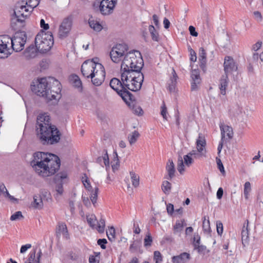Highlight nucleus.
Segmentation results:
<instances>
[{"label":"nucleus","instance_id":"obj_49","mask_svg":"<svg viewBox=\"0 0 263 263\" xmlns=\"http://www.w3.org/2000/svg\"><path fill=\"white\" fill-rule=\"evenodd\" d=\"M205 153H204V152H202V153H199L198 152V149H197V150H192V151H191L188 154L191 156H192V158L197 159V158H199L200 157H201L202 156H204L205 155Z\"/></svg>","mask_w":263,"mask_h":263},{"label":"nucleus","instance_id":"obj_52","mask_svg":"<svg viewBox=\"0 0 263 263\" xmlns=\"http://www.w3.org/2000/svg\"><path fill=\"white\" fill-rule=\"evenodd\" d=\"M23 218L22 212L21 211H17L14 214L12 215L10 217V220L12 221L20 220Z\"/></svg>","mask_w":263,"mask_h":263},{"label":"nucleus","instance_id":"obj_63","mask_svg":"<svg viewBox=\"0 0 263 263\" xmlns=\"http://www.w3.org/2000/svg\"><path fill=\"white\" fill-rule=\"evenodd\" d=\"M191 35L193 36H197L198 33L196 31L195 28L193 26H190L189 28Z\"/></svg>","mask_w":263,"mask_h":263},{"label":"nucleus","instance_id":"obj_18","mask_svg":"<svg viewBox=\"0 0 263 263\" xmlns=\"http://www.w3.org/2000/svg\"><path fill=\"white\" fill-rule=\"evenodd\" d=\"M129 51H128L126 53L122 62L121 70L122 72L134 71L133 67L131 66L132 65V59H129L127 57V53H128Z\"/></svg>","mask_w":263,"mask_h":263},{"label":"nucleus","instance_id":"obj_22","mask_svg":"<svg viewBox=\"0 0 263 263\" xmlns=\"http://www.w3.org/2000/svg\"><path fill=\"white\" fill-rule=\"evenodd\" d=\"M104 154L102 156L99 157L97 159V162L100 164L101 166H103L104 165L106 166V169L107 171L109 168V158L106 151H104Z\"/></svg>","mask_w":263,"mask_h":263},{"label":"nucleus","instance_id":"obj_6","mask_svg":"<svg viewBox=\"0 0 263 263\" xmlns=\"http://www.w3.org/2000/svg\"><path fill=\"white\" fill-rule=\"evenodd\" d=\"M53 37L51 32L41 31L35 36V44L38 51L45 53L53 46Z\"/></svg>","mask_w":263,"mask_h":263},{"label":"nucleus","instance_id":"obj_24","mask_svg":"<svg viewBox=\"0 0 263 263\" xmlns=\"http://www.w3.org/2000/svg\"><path fill=\"white\" fill-rule=\"evenodd\" d=\"M229 83L228 76L227 75H223L220 80L219 84V89L220 93L222 95L226 94V88Z\"/></svg>","mask_w":263,"mask_h":263},{"label":"nucleus","instance_id":"obj_35","mask_svg":"<svg viewBox=\"0 0 263 263\" xmlns=\"http://www.w3.org/2000/svg\"><path fill=\"white\" fill-rule=\"evenodd\" d=\"M199 61L200 62L201 66H204L206 60V53L203 48L201 47L199 49Z\"/></svg>","mask_w":263,"mask_h":263},{"label":"nucleus","instance_id":"obj_38","mask_svg":"<svg viewBox=\"0 0 263 263\" xmlns=\"http://www.w3.org/2000/svg\"><path fill=\"white\" fill-rule=\"evenodd\" d=\"M25 4L27 6L29 10H31V12L33 9L35 8L40 3V0H26Z\"/></svg>","mask_w":263,"mask_h":263},{"label":"nucleus","instance_id":"obj_28","mask_svg":"<svg viewBox=\"0 0 263 263\" xmlns=\"http://www.w3.org/2000/svg\"><path fill=\"white\" fill-rule=\"evenodd\" d=\"M166 170L168 176L167 179H171L174 176L175 173V165L172 160H168L166 164Z\"/></svg>","mask_w":263,"mask_h":263},{"label":"nucleus","instance_id":"obj_58","mask_svg":"<svg viewBox=\"0 0 263 263\" xmlns=\"http://www.w3.org/2000/svg\"><path fill=\"white\" fill-rule=\"evenodd\" d=\"M195 249H197L198 252L200 254H205L206 252V247L203 245H200Z\"/></svg>","mask_w":263,"mask_h":263},{"label":"nucleus","instance_id":"obj_1","mask_svg":"<svg viewBox=\"0 0 263 263\" xmlns=\"http://www.w3.org/2000/svg\"><path fill=\"white\" fill-rule=\"evenodd\" d=\"M60 158L55 155L37 152L34 153L30 165L40 176L47 177L54 175L59 169Z\"/></svg>","mask_w":263,"mask_h":263},{"label":"nucleus","instance_id":"obj_5","mask_svg":"<svg viewBox=\"0 0 263 263\" xmlns=\"http://www.w3.org/2000/svg\"><path fill=\"white\" fill-rule=\"evenodd\" d=\"M121 79L126 90L136 91L141 88L144 76L141 71L122 72Z\"/></svg>","mask_w":263,"mask_h":263},{"label":"nucleus","instance_id":"obj_17","mask_svg":"<svg viewBox=\"0 0 263 263\" xmlns=\"http://www.w3.org/2000/svg\"><path fill=\"white\" fill-rule=\"evenodd\" d=\"M219 127L221 131V139H224L226 137L229 139H231L233 137V130L231 126L220 122Z\"/></svg>","mask_w":263,"mask_h":263},{"label":"nucleus","instance_id":"obj_30","mask_svg":"<svg viewBox=\"0 0 263 263\" xmlns=\"http://www.w3.org/2000/svg\"><path fill=\"white\" fill-rule=\"evenodd\" d=\"M173 77L171 79V82L168 83V89L170 92H173L175 90V87L177 83V76L174 69H173Z\"/></svg>","mask_w":263,"mask_h":263},{"label":"nucleus","instance_id":"obj_47","mask_svg":"<svg viewBox=\"0 0 263 263\" xmlns=\"http://www.w3.org/2000/svg\"><path fill=\"white\" fill-rule=\"evenodd\" d=\"M183 160L185 165L189 167L194 162L193 158L189 154L183 156Z\"/></svg>","mask_w":263,"mask_h":263},{"label":"nucleus","instance_id":"obj_51","mask_svg":"<svg viewBox=\"0 0 263 263\" xmlns=\"http://www.w3.org/2000/svg\"><path fill=\"white\" fill-rule=\"evenodd\" d=\"M154 259L156 263H161L162 261V257L160 252L158 251H156L154 253Z\"/></svg>","mask_w":263,"mask_h":263},{"label":"nucleus","instance_id":"obj_15","mask_svg":"<svg viewBox=\"0 0 263 263\" xmlns=\"http://www.w3.org/2000/svg\"><path fill=\"white\" fill-rule=\"evenodd\" d=\"M67 174L66 172H61L57 174L54 178V181L56 184L55 191L57 195H62L63 193V183L64 180L67 179Z\"/></svg>","mask_w":263,"mask_h":263},{"label":"nucleus","instance_id":"obj_10","mask_svg":"<svg viewBox=\"0 0 263 263\" xmlns=\"http://www.w3.org/2000/svg\"><path fill=\"white\" fill-rule=\"evenodd\" d=\"M27 36L24 32L16 33L14 36L11 38L9 43L11 51L19 52L22 50L24 48Z\"/></svg>","mask_w":263,"mask_h":263},{"label":"nucleus","instance_id":"obj_53","mask_svg":"<svg viewBox=\"0 0 263 263\" xmlns=\"http://www.w3.org/2000/svg\"><path fill=\"white\" fill-rule=\"evenodd\" d=\"M191 77L193 82H197V83H200V75L197 71L194 70L192 71Z\"/></svg>","mask_w":263,"mask_h":263},{"label":"nucleus","instance_id":"obj_62","mask_svg":"<svg viewBox=\"0 0 263 263\" xmlns=\"http://www.w3.org/2000/svg\"><path fill=\"white\" fill-rule=\"evenodd\" d=\"M40 27L44 30H48L49 28L48 24L45 23L44 19H41L40 21Z\"/></svg>","mask_w":263,"mask_h":263},{"label":"nucleus","instance_id":"obj_20","mask_svg":"<svg viewBox=\"0 0 263 263\" xmlns=\"http://www.w3.org/2000/svg\"><path fill=\"white\" fill-rule=\"evenodd\" d=\"M97 68L94 71L90 78H99L101 79H105V71L103 66L99 63L97 65Z\"/></svg>","mask_w":263,"mask_h":263},{"label":"nucleus","instance_id":"obj_46","mask_svg":"<svg viewBox=\"0 0 263 263\" xmlns=\"http://www.w3.org/2000/svg\"><path fill=\"white\" fill-rule=\"evenodd\" d=\"M106 235L108 239L112 241L115 239V229L113 227H110L108 230L106 231Z\"/></svg>","mask_w":263,"mask_h":263},{"label":"nucleus","instance_id":"obj_2","mask_svg":"<svg viewBox=\"0 0 263 263\" xmlns=\"http://www.w3.org/2000/svg\"><path fill=\"white\" fill-rule=\"evenodd\" d=\"M35 127L37 137L43 145H54L60 141L61 134L56 126L51 124L48 113L39 114Z\"/></svg>","mask_w":263,"mask_h":263},{"label":"nucleus","instance_id":"obj_42","mask_svg":"<svg viewBox=\"0 0 263 263\" xmlns=\"http://www.w3.org/2000/svg\"><path fill=\"white\" fill-rule=\"evenodd\" d=\"M139 137V133L135 130L133 132L131 135L128 136V141L130 145H133L134 144L137 140Z\"/></svg>","mask_w":263,"mask_h":263},{"label":"nucleus","instance_id":"obj_26","mask_svg":"<svg viewBox=\"0 0 263 263\" xmlns=\"http://www.w3.org/2000/svg\"><path fill=\"white\" fill-rule=\"evenodd\" d=\"M88 23L90 28L94 31L99 32L103 29L102 25L92 16L89 18Z\"/></svg>","mask_w":263,"mask_h":263},{"label":"nucleus","instance_id":"obj_29","mask_svg":"<svg viewBox=\"0 0 263 263\" xmlns=\"http://www.w3.org/2000/svg\"><path fill=\"white\" fill-rule=\"evenodd\" d=\"M57 235L62 234L66 238H68V230L66 224L64 222H59L57 227Z\"/></svg>","mask_w":263,"mask_h":263},{"label":"nucleus","instance_id":"obj_54","mask_svg":"<svg viewBox=\"0 0 263 263\" xmlns=\"http://www.w3.org/2000/svg\"><path fill=\"white\" fill-rule=\"evenodd\" d=\"M92 84L97 86L101 85L103 82L104 79H101L99 78H91Z\"/></svg>","mask_w":263,"mask_h":263},{"label":"nucleus","instance_id":"obj_27","mask_svg":"<svg viewBox=\"0 0 263 263\" xmlns=\"http://www.w3.org/2000/svg\"><path fill=\"white\" fill-rule=\"evenodd\" d=\"M249 221L247 220L246 221L241 231V239L242 243H247L249 239Z\"/></svg>","mask_w":263,"mask_h":263},{"label":"nucleus","instance_id":"obj_59","mask_svg":"<svg viewBox=\"0 0 263 263\" xmlns=\"http://www.w3.org/2000/svg\"><path fill=\"white\" fill-rule=\"evenodd\" d=\"M35 253H36L35 250H34L33 251H31L30 252L27 262H30V263H33V261H34V260L35 259Z\"/></svg>","mask_w":263,"mask_h":263},{"label":"nucleus","instance_id":"obj_32","mask_svg":"<svg viewBox=\"0 0 263 263\" xmlns=\"http://www.w3.org/2000/svg\"><path fill=\"white\" fill-rule=\"evenodd\" d=\"M31 205L36 209H41L43 206L42 198L39 195H34L33 197V201L31 203Z\"/></svg>","mask_w":263,"mask_h":263},{"label":"nucleus","instance_id":"obj_25","mask_svg":"<svg viewBox=\"0 0 263 263\" xmlns=\"http://www.w3.org/2000/svg\"><path fill=\"white\" fill-rule=\"evenodd\" d=\"M70 81L74 87L77 88L79 91L82 90V82L79 77L76 75L72 74L70 77Z\"/></svg>","mask_w":263,"mask_h":263},{"label":"nucleus","instance_id":"obj_48","mask_svg":"<svg viewBox=\"0 0 263 263\" xmlns=\"http://www.w3.org/2000/svg\"><path fill=\"white\" fill-rule=\"evenodd\" d=\"M251 190V184L249 182L247 181L244 185V196L246 199L249 198V195Z\"/></svg>","mask_w":263,"mask_h":263},{"label":"nucleus","instance_id":"obj_33","mask_svg":"<svg viewBox=\"0 0 263 263\" xmlns=\"http://www.w3.org/2000/svg\"><path fill=\"white\" fill-rule=\"evenodd\" d=\"M86 219L90 227L95 229L97 222L96 216L94 214L88 215L86 216Z\"/></svg>","mask_w":263,"mask_h":263},{"label":"nucleus","instance_id":"obj_7","mask_svg":"<svg viewBox=\"0 0 263 263\" xmlns=\"http://www.w3.org/2000/svg\"><path fill=\"white\" fill-rule=\"evenodd\" d=\"M109 85L110 87L116 91L126 103L132 100V95L129 91L125 89V85L122 80L121 81L119 79L114 78L111 79Z\"/></svg>","mask_w":263,"mask_h":263},{"label":"nucleus","instance_id":"obj_8","mask_svg":"<svg viewBox=\"0 0 263 263\" xmlns=\"http://www.w3.org/2000/svg\"><path fill=\"white\" fill-rule=\"evenodd\" d=\"M128 51V47L125 44H119L114 46L110 52V57L113 62L118 63L125 57Z\"/></svg>","mask_w":263,"mask_h":263},{"label":"nucleus","instance_id":"obj_21","mask_svg":"<svg viewBox=\"0 0 263 263\" xmlns=\"http://www.w3.org/2000/svg\"><path fill=\"white\" fill-rule=\"evenodd\" d=\"M37 49L36 47L31 45L28 47L24 52V56L27 59L34 58L37 54Z\"/></svg>","mask_w":263,"mask_h":263},{"label":"nucleus","instance_id":"obj_60","mask_svg":"<svg viewBox=\"0 0 263 263\" xmlns=\"http://www.w3.org/2000/svg\"><path fill=\"white\" fill-rule=\"evenodd\" d=\"M217 231L218 234L221 235L223 232V225L222 223L219 221L217 222L216 224Z\"/></svg>","mask_w":263,"mask_h":263},{"label":"nucleus","instance_id":"obj_44","mask_svg":"<svg viewBox=\"0 0 263 263\" xmlns=\"http://www.w3.org/2000/svg\"><path fill=\"white\" fill-rule=\"evenodd\" d=\"M98 192H99V189H98V187H96L95 188L94 191L92 190V192H91L90 196V200H91L92 204L95 206V204L97 203Z\"/></svg>","mask_w":263,"mask_h":263},{"label":"nucleus","instance_id":"obj_55","mask_svg":"<svg viewBox=\"0 0 263 263\" xmlns=\"http://www.w3.org/2000/svg\"><path fill=\"white\" fill-rule=\"evenodd\" d=\"M253 14H254V18L255 19V20L256 21H257L258 22H260L262 21V17L261 14L260 12H259L258 11H254L253 12Z\"/></svg>","mask_w":263,"mask_h":263},{"label":"nucleus","instance_id":"obj_34","mask_svg":"<svg viewBox=\"0 0 263 263\" xmlns=\"http://www.w3.org/2000/svg\"><path fill=\"white\" fill-rule=\"evenodd\" d=\"M114 159L112 161H111V167L113 172H115L118 170L120 166V161L118 158V154L117 152L114 153Z\"/></svg>","mask_w":263,"mask_h":263},{"label":"nucleus","instance_id":"obj_9","mask_svg":"<svg viewBox=\"0 0 263 263\" xmlns=\"http://www.w3.org/2000/svg\"><path fill=\"white\" fill-rule=\"evenodd\" d=\"M117 4V0H102L96 1L93 4L95 9L99 8L100 13L104 15L112 13Z\"/></svg>","mask_w":263,"mask_h":263},{"label":"nucleus","instance_id":"obj_50","mask_svg":"<svg viewBox=\"0 0 263 263\" xmlns=\"http://www.w3.org/2000/svg\"><path fill=\"white\" fill-rule=\"evenodd\" d=\"M153 241V238L149 233L146 234L144 239V245L145 247L151 246Z\"/></svg>","mask_w":263,"mask_h":263},{"label":"nucleus","instance_id":"obj_3","mask_svg":"<svg viewBox=\"0 0 263 263\" xmlns=\"http://www.w3.org/2000/svg\"><path fill=\"white\" fill-rule=\"evenodd\" d=\"M31 89L37 96L45 98L47 101L54 100L56 102L61 97V84L53 77L39 79L37 84L32 86Z\"/></svg>","mask_w":263,"mask_h":263},{"label":"nucleus","instance_id":"obj_36","mask_svg":"<svg viewBox=\"0 0 263 263\" xmlns=\"http://www.w3.org/2000/svg\"><path fill=\"white\" fill-rule=\"evenodd\" d=\"M129 174L133 185L137 187L139 185V176L133 171H130Z\"/></svg>","mask_w":263,"mask_h":263},{"label":"nucleus","instance_id":"obj_23","mask_svg":"<svg viewBox=\"0 0 263 263\" xmlns=\"http://www.w3.org/2000/svg\"><path fill=\"white\" fill-rule=\"evenodd\" d=\"M206 145V141L205 138L202 136V134H199L198 138L196 141V146L198 152L202 153L204 152L205 153V147Z\"/></svg>","mask_w":263,"mask_h":263},{"label":"nucleus","instance_id":"obj_37","mask_svg":"<svg viewBox=\"0 0 263 263\" xmlns=\"http://www.w3.org/2000/svg\"><path fill=\"white\" fill-rule=\"evenodd\" d=\"M185 165L182 157L181 156H179L177 160V168L180 174H182L184 173Z\"/></svg>","mask_w":263,"mask_h":263},{"label":"nucleus","instance_id":"obj_45","mask_svg":"<svg viewBox=\"0 0 263 263\" xmlns=\"http://www.w3.org/2000/svg\"><path fill=\"white\" fill-rule=\"evenodd\" d=\"M82 181L84 186L88 191H90L92 190V186L86 174H84V176L82 177Z\"/></svg>","mask_w":263,"mask_h":263},{"label":"nucleus","instance_id":"obj_64","mask_svg":"<svg viewBox=\"0 0 263 263\" xmlns=\"http://www.w3.org/2000/svg\"><path fill=\"white\" fill-rule=\"evenodd\" d=\"M133 231L135 234H139L141 232V230L139 227V224L135 222L134 223Z\"/></svg>","mask_w":263,"mask_h":263},{"label":"nucleus","instance_id":"obj_43","mask_svg":"<svg viewBox=\"0 0 263 263\" xmlns=\"http://www.w3.org/2000/svg\"><path fill=\"white\" fill-rule=\"evenodd\" d=\"M162 190L165 194H168L171 189V184L168 181H164L161 186Z\"/></svg>","mask_w":263,"mask_h":263},{"label":"nucleus","instance_id":"obj_19","mask_svg":"<svg viewBox=\"0 0 263 263\" xmlns=\"http://www.w3.org/2000/svg\"><path fill=\"white\" fill-rule=\"evenodd\" d=\"M191 259V255L189 253L183 252L176 256L172 257L173 263H186Z\"/></svg>","mask_w":263,"mask_h":263},{"label":"nucleus","instance_id":"obj_57","mask_svg":"<svg viewBox=\"0 0 263 263\" xmlns=\"http://www.w3.org/2000/svg\"><path fill=\"white\" fill-rule=\"evenodd\" d=\"M107 241L106 239H99L97 241L98 244L101 247V248L103 249H105L106 248L105 245L107 243Z\"/></svg>","mask_w":263,"mask_h":263},{"label":"nucleus","instance_id":"obj_16","mask_svg":"<svg viewBox=\"0 0 263 263\" xmlns=\"http://www.w3.org/2000/svg\"><path fill=\"white\" fill-rule=\"evenodd\" d=\"M223 66L224 75L228 76L233 72L236 71L237 70V66L234 59L230 56H226L225 57Z\"/></svg>","mask_w":263,"mask_h":263},{"label":"nucleus","instance_id":"obj_12","mask_svg":"<svg viewBox=\"0 0 263 263\" xmlns=\"http://www.w3.org/2000/svg\"><path fill=\"white\" fill-rule=\"evenodd\" d=\"M10 41L8 35L0 36V58H7L11 53V49L8 47Z\"/></svg>","mask_w":263,"mask_h":263},{"label":"nucleus","instance_id":"obj_11","mask_svg":"<svg viewBox=\"0 0 263 263\" xmlns=\"http://www.w3.org/2000/svg\"><path fill=\"white\" fill-rule=\"evenodd\" d=\"M127 57L132 59L131 61L134 71H141L143 66V60L141 53L138 50H131L127 53Z\"/></svg>","mask_w":263,"mask_h":263},{"label":"nucleus","instance_id":"obj_14","mask_svg":"<svg viewBox=\"0 0 263 263\" xmlns=\"http://www.w3.org/2000/svg\"><path fill=\"white\" fill-rule=\"evenodd\" d=\"M99 64L93 61V60L85 61L81 66V72L83 76L90 78Z\"/></svg>","mask_w":263,"mask_h":263},{"label":"nucleus","instance_id":"obj_4","mask_svg":"<svg viewBox=\"0 0 263 263\" xmlns=\"http://www.w3.org/2000/svg\"><path fill=\"white\" fill-rule=\"evenodd\" d=\"M31 12V10H29L24 1L17 3L11 21L12 28L15 30H18L23 27L25 25L26 19L30 15Z\"/></svg>","mask_w":263,"mask_h":263},{"label":"nucleus","instance_id":"obj_39","mask_svg":"<svg viewBox=\"0 0 263 263\" xmlns=\"http://www.w3.org/2000/svg\"><path fill=\"white\" fill-rule=\"evenodd\" d=\"M97 224L96 225V229L100 233H102L104 231L105 222V219L101 218L99 221L97 222Z\"/></svg>","mask_w":263,"mask_h":263},{"label":"nucleus","instance_id":"obj_56","mask_svg":"<svg viewBox=\"0 0 263 263\" xmlns=\"http://www.w3.org/2000/svg\"><path fill=\"white\" fill-rule=\"evenodd\" d=\"M236 111H234L233 110V109H232L231 110L232 111L233 116H237L239 115L242 112V107H240L239 105H236Z\"/></svg>","mask_w":263,"mask_h":263},{"label":"nucleus","instance_id":"obj_61","mask_svg":"<svg viewBox=\"0 0 263 263\" xmlns=\"http://www.w3.org/2000/svg\"><path fill=\"white\" fill-rule=\"evenodd\" d=\"M261 46L262 42L258 41L257 43H256L252 46V50L256 51L261 48Z\"/></svg>","mask_w":263,"mask_h":263},{"label":"nucleus","instance_id":"obj_40","mask_svg":"<svg viewBox=\"0 0 263 263\" xmlns=\"http://www.w3.org/2000/svg\"><path fill=\"white\" fill-rule=\"evenodd\" d=\"M184 219L176 221V223L174 226V231L175 233L180 232L182 230L184 227Z\"/></svg>","mask_w":263,"mask_h":263},{"label":"nucleus","instance_id":"obj_13","mask_svg":"<svg viewBox=\"0 0 263 263\" xmlns=\"http://www.w3.org/2000/svg\"><path fill=\"white\" fill-rule=\"evenodd\" d=\"M72 25V18L71 16L65 18L59 26L58 35L60 38H65L68 36L71 30Z\"/></svg>","mask_w":263,"mask_h":263},{"label":"nucleus","instance_id":"obj_41","mask_svg":"<svg viewBox=\"0 0 263 263\" xmlns=\"http://www.w3.org/2000/svg\"><path fill=\"white\" fill-rule=\"evenodd\" d=\"M203 230L204 233L209 234L211 232V227L210 224V221L209 219L206 220V218L204 216L202 224Z\"/></svg>","mask_w":263,"mask_h":263},{"label":"nucleus","instance_id":"obj_31","mask_svg":"<svg viewBox=\"0 0 263 263\" xmlns=\"http://www.w3.org/2000/svg\"><path fill=\"white\" fill-rule=\"evenodd\" d=\"M148 30L151 34L152 40L155 42H159L160 38L158 32L156 30V28L152 25L149 26Z\"/></svg>","mask_w":263,"mask_h":263}]
</instances>
